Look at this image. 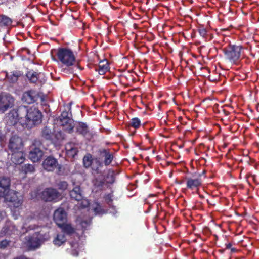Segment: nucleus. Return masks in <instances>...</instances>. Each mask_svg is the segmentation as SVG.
<instances>
[{
    "label": "nucleus",
    "instance_id": "0eeeda50",
    "mask_svg": "<svg viewBox=\"0 0 259 259\" xmlns=\"http://www.w3.org/2000/svg\"><path fill=\"white\" fill-rule=\"evenodd\" d=\"M56 121L57 123L62 126L64 130L68 131L69 133L72 132L74 126V121L71 117L68 116V114H66L65 116L61 114L57 118Z\"/></svg>",
    "mask_w": 259,
    "mask_h": 259
},
{
    "label": "nucleus",
    "instance_id": "13d9d810",
    "mask_svg": "<svg viewBox=\"0 0 259 259\" xmlns=\"http://www.w3.org/2000/svg\"><path fill=\"white\" fill-rule=\"evenodd\" d=\"M251 117H253V114H251Z\"/></svg>",
    "mask_w": 259,
    "mask_h": 259
},
{
    "label": "nucleus",
    "instance_id": "bb28decb",
    "mask_svg": "<svg viewBox=\"0 0 259 259\" xmlns=\"http://www.w3.org/2000/svg\"><path fill=\"white\" fill-rule=\"evenodd\" d=\"M12 20L5 15H0V28H7L11 26L12 23Z\"/></svg>",
    "mask_w": 259,
    "mask_h": 259
},
{
    "label": "nucleus",
    "instance_id": "a19ab883",
    "mask_svg": "<svg viewBox=\"0 0 259 259\" xmlns=\"http://www.w3.org/2000/svg\"><path fill=\"white\" fill-rule=\"evenodd\" d=\"M94 211L96 214H102L104 211L103 209L102 208L101 206L99 203H98L97 206L94 208Z\"/></svg>",
    "mask_w": 259,
    "mask_h": 259
},
{
    "label": "nucleus",
    "instance_id": "ddd939ff",
    "mask_svg": "<svg viewBox=\"0 0 259 259\" xmlns=\"http://www.w3.org/2000/svg\"><path fill=\"white\" fill-rule=\"evenodd\" d=\"M23 147L22 139L17 136H12L9 140L8 148L12 152L20 150Z\"/></svg>",
    "mask_w": 259,
    "mask_h": 259
},
{
    "label": "nucleus",
    "instance_id": "20e7f679",
    "mask_svg": "<svg viewBox=\"0 0 259 259\" xmlns=\"http://www.w3.org/2000/svg\"><path fill=\"white\" fill-rule=\"evenodd\" d=\"M33 148L30 151L29 153V159L34 162L39 161L44 155L43 150H47V148L41 140L36 139L33 142Z\"/></svg>",
    "mask_w": 259,
    "mask_h": 259
},
{
    "label": "nucleus",
    "instance_id": "ea45409f",
    "mask_svg": "<svg viewBox=\"0 0 259 259\" xmlns=\"http://www.w3.org/2000/svg\"><path fill=\"white\" fill-rule=\"evenodd\" d=\"M198 32L199 34L203 37L205 38L207 35V31L206 28L204 27H200L199 28Z\"/></svg>",
    "mask_w": 259,
    "mask_h": 259
},
{
    "label": "nucleus",
    "instance_id": "c03bdc74",
    "mask_svg": "<svg viewBox=\"0 0 259 259\" xmlns=\"http://www.w3.org/2000/svg\"><path fill=\"white\" fill-rule=\"evenodd\" d=\"M42 109L45 113H51L52 111L48 104H44L42 105Z\"/></svg>",
    "mask_w": 259,
    "mask_h": 259
},
{
    "label": "nucleus",
    "instance_id": "6e6552de",
    "mask_svg": "<svg viewBox=\"0 0 259 259\" xmlns=\"http://www.w3.org/2000/svg\"><path fill=\"white\" fill-rule=\"evenodd\" d=\"M14 98L9 94L0 95V111L4 112L12 108L14 104Z\"/></svg>",
    "mask_w": 259,
    "mask_h": 259
},
{
    "label": "nucleus",
    "instance_id": "b1692460",
    "mask_svg": "<svg viewBox=\"0 0 259 259\" xmlns=\"http://www.w3.org/2000/svg\"><path fill=\"white\" fill-rule=\"evenodd\" d=\"M65 150L67 154L72 157H74L78 152V148L72 143L66 145Z\"/></svg>",
    "mask_w": 259,
    "mask_h": 259
},
{
    "label": "nucleus",
    "instance_id": "f704fd0d",
    "mask_svg": "<svg viewBox=\"0 0 259 259\" xmlns=\"http://www.w3.org/2000/svg\"><path fill=\"white\" fill-rule=\"evenodd\" d=\"M14 110L15 111L14 113H31L29 111L28 107L24 105H20L17 108L14 109Z\"/></svg>",
    "mask_w": 259,
    "mask_h": 259
},
{
    "label": "nucleus",
    "instance_id": "37998d69",
    "mask_svg": "<svg viewBox=\"0 0 259 259\" xmlns=\"http://www.w3.org/2000/svg\"><path fill=\"white\" fill-rule=\"evenodd\" d=\"M10 243V241L5 239L0 242V248L4 249L7 247Z\"/></svg>",
    "mask_w": 259,
    "mask_h": 259
},
{
    "label": "nucleus",
    "instance_id": "c9c22d12",
    "mask_svg": "<svg viewBox=\"0 0 259 259\" xmlns=\"http://www.w3.org/2000/svg\"><path fill=\"white\" fill-rule=\"evenodd\" d=\"M92 221L91 219L82 220L80 222V225L81 227L82 230L83 232H84L85 230L88 229V228L91 224Z\"/></svg>",
    "mask_w": 259,
    "mask_h": 259
},
{
    "label": "nucleus",
    "instance_id": "f03ea898",
    "mask_svg": "<svg viewBox=\"0 0 259 259\" xmlns=\"http://www.w3.org/2000/svg\"><path fill=\"white\" fill-rule=\"evenodd\" d=\"M57 60L67 67L72 66L75 61V57L73 52L70 49L67 48H59L57 50H54Z\"/></svg>",
    "mask_w": 259,
    "mask_h": 259
},
{
    "label": "nucleus",
    "instance_id": "f3484780",
    "mask_svg": "<svg viewBox=\"0 0 259 259\" xmlns=\"http://www.w3.org/2000/svg\"><path fill=\"white\" fill-rule=\"evenodd\" d=\"M10 157V160L14 164H20L25 160V156L24 153L20 151L12 152Z\"/></svg>",
    "mask_w": 259,
    "mask_h": 259
},
{
    "label": "nucleus",
    "instance_id": "09e8293b",
    "mask_svg": "<svg viewBox=\"0 0 259 259\" xmlns=\"http://www.w3.org/2000/svg\"><path fill=\"white\" fill-rule=\"evenodd\" d=\"M183 182H184V181L182 180V181H177V183L178 184H182Z\"/></svg>",
    "mask_w": 259,
    "mask_h": 259
},
{
    "label": "nucleus",
    "instance_id": "f257e3e1",
    "mask_svg": "<svg viewBox=\"0 0 259 259\" xmlns=\"http://www.w3.org/2000/svg\"><path fill=\"white\" fill-rule=\"evenodd\" d=\"M244 48L242 46L229 44L223 49L225 58L233 64H238Z\"/></svg>",
    "mask_w": 259,
    "mask_h": 259
},
{
    "label": "nucleus",
    "instance_id": "e433bc0d",
    "mask_svg": "<svg viewBox=\"0 0 259 259\" xmlns=\"http://www.w3.org/2000/svg\"><path fill=\"white\" fill-rule=\"evenodd\" d=\"M113 193H110L108 194H106L104 197V199L107 204L109 206H111L112 202H113Z\"/></svg>",
    "mask_w": 259,
    "mask_h": 259
},
{
    "label": "nucleus",
    "instance_id": "5701e85b",
    "mask_svg": "<svg viewBox=\"0 0 259 259\" xmlns=\"http://www.w3.org/2000/svg\"><path fill=\"white\" fill-rule=\"evenodd\" d=\"M65 139V134L61 131H54L51 142L55 145H60Z\"/></svg>",
    "mask_w": 259,
    "mask_h": 259
},
{
    "label": "nucleus",
    "instance_id": "58836bf2",
    "mask_svg": "<svg viewBox=\"0 0 259 259\" xmlns=\"http://www.w3.org/2000/svg\"><path fill=\"white\" fill-rule=\"evenodd\" d=\"M81 202L79 204V207L80 208H85L89 206L90 203L87 199H83L80 200Z\"/></svg>",
    "mask_w": 259,
    "mask_h": 259
},
{
    "label": "nucleus",
    "instance_id": "4c0bfd02",
    "mask_svg": "<svg viewBox=\"0 0 259 259\" xmlns=\"http://www.w3.org/2000/svg\"><path fill=\"white\" fill-rule=\"evenodd\" d=\"M68 183L66 181H60L57 184L58 188L62 191H64L68 187Z\"/></svg>",
    "mask_w": 259,
    "mask_h": 259
},
{
    "label": "nucleus",
    "instance_id": "473e14b6",
    "mask_svg": "<svg viewBox=\"0 0 259 259\" xmlns=\"http://www.w3.org/2000/svg\"><path fill=\"white\" fill-rule=\"evenodd\" d=\"M141 125V120L137 117L133 118L131 119L129 123V126L137 130L138 129Z\"/></svg>",
    "mask_w": 259,
    "mask_h": 259
},
{
    "label": "nucleus",
    "instance_id": "c756f323",
    "mask_svg": "<svg viewBox=\"0 0 259 259\" xmlns=\"http://www.w3.org/2000/svg\"><path fill=\"white\" fill-rule=\"evenodd\" d=\"M34 166L32 164H24L21 166L20 172L24 175L32 174L35 171Z\"/></svg>",
    "mask_w": 259,
    "mask_h": 259
},
{
    "label": "nucleus",
    "instance_id": "bf43d9fd",
    "mask_svg": "<svg viewBox=\"0 0 259 259\" xmlns=\"http://www.w3.org/2000/svg\"><path fill=\"white\" fill-rule=\"evenodd\" d=\"M251 117H253V114H251Z\"/></svg>",
    "mask_w": 259,
    "mask_h": 259
},
{
    "label": "nucleus",
    "instance_id": "4be33fe9",
    "mask_svg": "<svg viewBox=\"0 0 259 259\" xmlns=\"http://www.w3.org/2000/svg\"><path fill=\"white\" fill-rule=\"evenodd\" d=\"M54 127L45 126L41 130V136L44 139L51 142L54 132Z\"/></svg>",
    "mask_w": 259,
    "mask_h": 259
},
{
    "label": "nucleus",
    "instance_id": "393cba45",
    "mask_svg": "<svg viewBox=\"0 0 259 259\" xmlns=\"http://www.w3.org/2000/svg\"><path fill=\"white\" fill-rule=\"evenodd\" d=\"M41 75H44V74L41 73H37L33 70L28 71L26 75L27 78L32 83H36Z\"/></svg>",
    "mask_w": 259,
    "mask_h": 259
},
{
    "label": "nucleus",
    "instance_id": "2f4dec72",
    "mask_svg": "<svg viewBox=\"0 0 259 259\" xmlns=\"http://www.w3.org/2000/svg\"><path fill=\"white\" fill-rule=\"evenodd\" d=\"M62 228L63 233L65 234L66 233L68 235H71L74 233V228L70 225L65 223L62 227H60Z\"/></svg>",
    "mask_w": 259,
    "mask_h": 259
},
{
    "label": "nucleus",
    "instance_id": "603ef678",
    "mask_svg": "<svg viewBox=\"0 0 259 259\" xmlns=\"http://www.w3.org/2000/svg\"><path fill=\"white\" fill-rule=\"evenodd\" d=\"M207 203L209 204H212L210 202V201H209V200L208 199H207Z\"/></svg>",
    "mask_w": 259,
    "mask_h": 259
},
{
    "label": "nucleus",
    "instance_id": "c85d7f7f",
    "mask_svg": "<svg viewBox=\"0 0 259 259\" xmlns=\"http://www.w3.org/2000/svg\"><path fill=\"white\" fill-rule=\"evenodd\" d=\"M21 76L20 71H15L10 72V74L7 73L6 76L9 81L11 83L16 82L18 79V77Z\"/></svg>",
    "mask_w": 259,
    "mask_h": 259
},
{
    "label": "nucleus",
    "instance_id": "052dcab7",
    "mask_svg": "<svg viewBox=\"0 0 259 259\" xmlns=\"http://www.w3.org/2000/svg\"><path fill=\"white\" fill-rule=\"evenodd\" d=\"M9 113H10V114H11V113H12V112L11 111V112H10Z\"/></svg>",
    "mask_w": 259,
    "mask_h": 259
},
{
    "label": "nucleus",
    "instance_id": "2eb2a0df",
    "mask_svg": "<svg viewBox=\"0 0 259 259\" xmlns=\"http://www.w3.org/2000/svg\"><path fill=\"white\" fill-rule=\"evenodd\" d=\"M98 153L101 157L104 158L103 163L105 166H108L111 164L114 158V155L110 149L101 148L98 150Z\"/></svg>",
    "mask_w": 259,
    "mask_h": 259
},
{
    "label": "nucleus",
    "instance_id": "9b49d317",
    "mask_svg": "<svg viewBox=\"0 0 259 259\" xmlns=\"http://www.w3.org/2000/svg\"><path fill=\"white\" fill-rule=\"evenodd\" d=\"M205 173V171H203L202 173L199 174L198 177L196 178L186 177L187 188L191 190H198L202 185L201 176Z\"/></svg>",
    "mask_w": 259,
    "mask_h": 259
},
{
    "label": "nucleus",
    "instance_id": "6ab92c4d",
    "mask_svg": "<svg viewBox=\"0 0 259 259\" xmlns=\"http://www.w3.org/2000/svg\"><path fill=\"white\" fill-rule=\"evenodd\" d=\"M61 113H72V112H80L82 111L80 110L79 106L72 103L64 105L61 109Z\"/></svg>",
    "mask_w": 259,
    "mask_h": 259
},
{
    "label": "nucleus",
    "instance_id": "7ed1b4c3",
    "mask_svg": "<svg viewBox=\"0 0 259 259\" xmlns=\"http://www.w3.org/2000/svg\"><path fill=\"white\" fill-rule=\"evenodd\" d=\"M82 162L85 168L91 167L93 173L101 174V168L103 167L104 164L99 158H93L91 154L87 153L83 157Z\"/></svg>",
    "mask_w": 259,
    "mask_h": 259
},
{
    "label": "nucleus",
    "instance_id": "cd10ccee",
    "mask_svg": "<svg viewBox=\"0 0 259 259\" xmlns=\"http://www.w3.org/2000/svg\"><path fill=\"white\" fill-rule=\"evenodd\" d=\"M99 175L94 179V185L97 188H102L106 184L105 176L103 175L102 171L101 174Z\"/></svg>",
    "mask_w": 259,
    "mask_h": 259
},
{
    "label": "nucleus",
    "instance_id": "3c124183",
    "mask_svg": "<svg viewBox=\"0 0 259 259\" xmlns=\"http://www.w3.org/2000/svg\"><path fill=\"white\" fill-rule=\"evenodd\" d=\"M228 115H229V114H225V117H226V119L227 118V119H228V120H230L229 118H228Z\"/></svg>",
    "mask_w": 259,
    "mask_h": 259
},
{
    "label": "nucleus",
    "instance_id": "423d86ee",
    "mask_svg": "<svg viewBox=\"0 0 259 259\" xmlns=\"http://www.w3.org/2000/svg\"><path fill=\"white\" fill-rule=\"evenodd\" d=\"M61 194L55 188H45L41 193V199L46 202H57L60 200Z\"/></svg>",
    "mask_w": 259,
    "mask_h": 259
},
{
    "label": "nucleus",
    "instance_id": "5fc2aeb1",
    "mask_svg": "<svg viewBox=\"0 0 259 259\" xmlns=\"http://www.w3.org/2000/svg\"><path fill=\"white\" fill-rule=\"evenodd\" d=\"M190 118L189 117H187V119H186V121H187L188 120H190Z\"/></svg>",
    "mask_w": 259,
    "mask_h": 259
},
{
    "label": "nucleus",
    "instance_id": "39448f33",
    "mask_svg": "<svg viewBox=\"0 0 259 259\" xmlns=\"http://www.w3.org/2000/svg\"><path fill=\"white\" fill-rule=\"evenodd\" d=\"M42 166L43 168L49 172H53L56 169V174L62 173V166L59 164L58 160L52 155L47 156L44 160Z\"/></svg>",
    "mask_w": 259,
    "mask_h": 259
},
{
    "label": "nucleus",
    "instance_id": "4468645a",
    "mask_svg": "<svg viewBox=\"0 0 259 259\" xmlns=\"http://www.w3.org/2000/svg\"><path fill=\"white\" fill-rule=\"evenodd\" d=\"M53 219L58 227H62L67 221V214L63 208H58L54 213Z\"/></svg>",
    "mask_w": 259,
    "mask_h": 259
},
{
    "label": "nucleus",
    "instance_id": "7c9ffc66",
    "mask_svg": "<svg viewBox=\"0 0 259 259\" xmlns=\"http://www.w3.org/2000/svg\"><path fill=\"white\" fill-rule=\"evenodd\" d=\"M105 176V182L106 184H112L115 182V172L112 169H109L107 174Z\"/></svg>",
    "mask_w": 259,
    "mask_h": 259
},
{
    "label": "nucleus",
    "instance_id": "4d7b16f0",
    "mask_svg": "<svg viewBox=\"0 0 259 259\" xmlns=\"http://www.w3.org/2000/svg\"><path fill=\"white\" fill-rule=\"evenodd\" d=\"M225 113L229 114V112H225Z\"/></svg>",
    "mask_w": 259,
    "mask_h": 259
},
{
    "label": "nucleus",
    "instance_id": "1a4fd4ad",
    "mask_svg": "<svg viewBox=\"0 0 259 259\" xmlns=\"http://www.w3.org/2000/svg\"><path fill=\"white\" fill-rule=\"evenodd\" d=\"M45 241L44 236L40 232H36L28 237L27 245L30 248L35 249L39 247Z\"/></svg>",
    "mask_w": 259,
    "mask_h": 259
},
{
    "label": "nucleus",
    "instance_id": "a18cd8bd",
    "mask_svg": "<svg viewBox=\"0 0 259 259\" xmlns=\"http://www.w3.org/2000/svg\"><path fill=\"white\" fill-rule=\"evenodd\" d=\"M232 244L229 243L228 244H226V248L227 249H231L232 252H234L236 250L235 248H231L232 247Z\"/></svg>",
    "mask_w": 259,
    "mask_h": 259
},
{
    "label": "nucleus",
    "instance_id": "a211bd4d",
    "mask_svg": "<svg viewBox=\"0 0 259 259\" xmlns=\"http://www.w3.org/2000/svg\"><path fill=\"white\" fill-rule=\"evenodd\" d=\"M69 195L72 199L77 201L82 199L83 195L79 186H75L72 190L69 191Z\"/></svg>",
    "mask_w": 259,
    "mask_h": 259
},
{
    "label": "nucleus",
    "instance_id": "412c9836",
    "mask_svg": "<svg viewBox=\"0 0 259 259\" xmlns=\"http://www.w3.org/2000/svg\"><path fill=\"white\" fill-rule=\"evenodd\" d=\"M109 69L108 61L105 59L99 62V66L96 68L95 70L98 71L100 75H103L109 70Z\"/></svg>",
    "mask_w": 259,
    "mask_h": 259
},
{
    "label": "nucleus",
    "instance_id": "de8ad7c7",
    "mask_svg": "<svg viewBox=\"0 0 259 259\" xmlns=\"http://www.w3.org/2000/svg\"><path fill=\"white\" fill-rule=\"evenodd\" d=\"M11 3H13V5H11V6L13 7L14 4V0H8L6 2V4L7 5H9V4H11Z\"/></svg>",
    "mask_w": 259,
    "mask_h": 259
},
{
    "label": "nucleus",
    "instance_id": "a878e982",
    "mask_svg": "<svg viewBox=\"0 0 259 259\" xmlns=\"http://www.w3.org/2000/svg\"><path fill=\"white\" fill-rule=\"evenodd\" d=\"M67 239L64 233L58 234L54 238L53 244L58 247L61 246L66 242Z\"/></svg>",
    "mask_w": 259,
    "mask_h": 259
},
{
    "label": "nucleus",
    "instance_id": "9d476101",
    "mask_svg": "<svg viewBox=\"0 0 259 259\" xmlns=\"http://www.w3.org/2000/svg\"><path fill=\"white\" fill-rule=\"evenodd\" d=\"M18 194L16 191L10 190L4 198L5 200L12 203L14 207L18 208L22 205L23 201V197L21 195L18 196Z\"/></svg>",
    "mask_w": 259,
    "mask_h": 259
},
{
    "label": "nucleus",
    "instance_id": "8fccbe9b",
    "mask_svg": "<svg viewBox=\"0 0 259 259\" xmlns=\"http://www.w3.org/2000/svg\"><path fill=\"white\" fill-rule=\"evenodd\" d=\"M28 228H29V230H32V229H34V227H31V226H30L28 227Z\"/></svg>",
    "mask_w": 259,
    "mask_h": 259
},
{
    "label": "nucleus",
    "instance_id": "72a5a7b5",
    "mask_svg": "<svg viewBox=\"0 0 259 259\" xmlns=\"http://www.w3.org/2000/svg\"><path fill=\"white\" fill-rule=\"evenodd\" d=\"M77 131L82 135H86L88 132V127L87 125L83 122H79L77 127Z\"/></svg>",
    "mask_w": 259,
    "mask_h": 259
},
{
    "label": "nucleus",
    "instance_id": "f8f14e48",
    "mask_svg": "<svg viewBox=\"0 0 259 259\" xmlns=\"http://www.w3.org/2000/svg\"><path fill=\"white\" fill-rule=\"evenodd\" d=\"M42 114H26L24 124L28 128H31L34 126L41 122Z\"/></svg>",
    "mask_w": 259,
    "mask_h": 259
},
{
    "label": "nucleus",
    "instance_id": "6e6d98bb",
    "mask_svg": "<svg viewBox=\"0 0 259 259\" xmlns=\"http://www.w3.org/2000/svg\"><path fill=\"white\" fill-rule=\"evenodd\" d=\"M200 198H204V196L202 195H200Z\"/></svg>",
    "mask_w": 259,
    "mask_h": 259
},
{
    "label": "nucleus",
    "instance_id": "79ce46f5",
    "mask_svg": "<svg viewBox=\"0 0 259 259\" xmlns=\"http://www.w3.org/2000/svg\"><path fill=\"white\" fill-rule=\"evenodd\" d=\"M187 116L186 114H184L183 116H179L178 117V120L183 125H186L187 124Z\"/></svg>",
    "mask_w": 259,
    "mask_h": 259
},
{
    "label": "nucleus",
    "instance_id": "864d4df0",
    "mask_svg": "<svg viewBox=\"0 0 259 259\" xmlns=\"http://www.w3.org/2000/svg\"><path fill=\"white\" fill-rule=\"evenodd\" d=\"M36 113L39 114V113H42V112L40 110H37L36 111Z\"/></svg>",
    "mask_w": 259,
    "mask_h": 259
},
{
    "label": "nucleus",
    "instance_id": "aec40b11",
    "mask_svg": "<svg viewBox=\"0 0 259 259\" xmlns=\"http://www.w3.org/2000/svg\"><path fill=\"white\" fill-rule=\"evenodd\" d=\"M36 99L37 97L35 92L31 90L24 92L22 97V100L29 104L35 102Z\"/></svg>",
    "mask_w": 259,
    "mask_h": 259
},
{
    "label": "nucleus",
    "instance_id": "49530a36",
    "mask_svg": "<svg viewBox=\"0 0 259 259\" xmlns=\"http://www.w3.org/2000/svg\"><path fill=\"white\" fill-rule=\"evenodd\" d=\"M71 254L73 256H77L78 255V252L75 249H73L71 251Z\"/></svg>",
    "mask_w": 259,
    "mask_h": 259
},
{
    "label": "nucleus",
    "instance_id": "dca6fc26",
    "mask_svg": "<svg viewBox=\"0 0 259 259\" xmlns=\"http://www.w3.org/2000/svg\"><path fill=\"white\" fill-rule=\"evenodd\" d=\"M10 180L8 178H0V197L5 198L10 191Z\"/></svg>",
    "mask_w": 259,
    "mask_h": 259
}]
</instances>
